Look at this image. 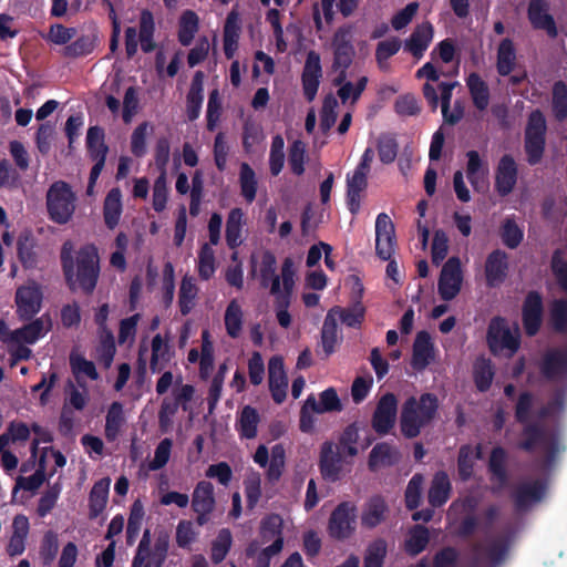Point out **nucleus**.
Masks as SVG:
<instances>
[{
  "label": "nucleus",
  "instance_id": "f257e3e1",
  "mask_svg": "<svg viewBox=\"0 0 567 567\" xmlns=\"http://www.w3.org/2000/svg\"><path fill=\"white\" fill-rule=\"evenodd\" d=\"M439 409L437 396L433 393H423L419 399L410 396L403 403L400 416L401 433L405 439H414L421 430L435 417Z\"/></svg>",
  "mask_w": 567,
  "mask_h": 567
},
{
  "label": "nucleus",
  "instance_id": "f03ea898",
  "mask_svg": "<svg viewBox=\"0 0 567 567\" xmlns=\"http://www.w3.org/2000/svg\"><path fill=\"white\" fill-rule=\"evenodd\" d=\"M100 255L94 244H87L80 248L75 259V282L79 289L86 296L94 292L100 278ZM74 276V272H73Z\"/></svg>",
  "mask_w": 567,
  "mask_h": 567
},
{
  "label": "nucleus",
  "instance_id": "7ed1b4c3",
  "mask_svg": "<svg viewBox=\"0 0 567 567\" xmlns=\"http://www.w3.org/2000/svg\"><path fill=\"white\" fill-rule=\"evenodd\" d=\"M486 342L492 354L512 358L520 347V334L513 333L504 318L495 317L488 324Z\"/></svg>",
  "mask_w": 567,
  "mask_h": 567
},
{
  "label": "nucleus",
  "instance_id": "20e7f679",
  "mask_svg": "<svg viewBox=\"0 0 567 567\" xmlns=\"http://www.w3.org/2000/svg\"><path fill=\"white\" fill-rule=\"evenodd\" d=\"M546 120L539 111H533L525 130V152L529 165L538 164L544 155L546 144Z\"/></svg>",
  "mask_w": 567,
  "mask_h": 567
},
{
  "label": "nucleus",
  "instance_id": "39448f33",
  "mask_svg": "<svg viewBox=\"0 0 567 567\" xmlns=\"http://www.w3.org/2000/svg\"><path fill=\"white\" fill-rule=\"evenodd\" d=\"M86 150L90 158L94 162L91 168L86 194L94 195L96 181L105 165L109 146L105 144L104 130L100 126H91L86 133Z\"/></svg>",
  "mask_w": 567,
  "mask_h": 567
},
{
  "label": "nucleus",
  "instance_id": "423d86ee",
  "mask_svg": "<svg viewBox=\"0 0 567 567\" xmlns=\"http://www.w3.org/2000/svg\"><path fill=\"white\" fill-rule=\"evenodd\" d=\"M523 440L518 442L517 447L532 453L537 445H542L546 451V460L553 462L559 451V442L556 433L548 434L538 423L526 424L523 429Z\"/></svg>",
  "mask_w": 567,
  "mask_h": 567
},
{
  "label": "nucleus",
  "instance_id": "0eeeda50",
  "mask_svg": "<svg viewBox=\"0 0 567 567\" xmlns=\"http://www.w3.org/2000/svg\"><path fill=\"white\" fill-rule=\"evenodd\" d=\"M357 507L351 502H341L328 520V534L334 540L350 538L357 528Z\"/></svg>",
  "mask_w": 567,
  "mask_h": 567
},
{
  "label": "nucleus",
  "instance_id": "6e6552de",
  "mask_svg": "<svg viewBox=\"0 0 567 567\" xmlns=\"http://www.w3.org/2000/svg\"><path fill=\"white\" fill-rule=\"evenodd\" d=\"M71 187L65 182L53 183L47 193V208L50 218L58 224H65L71 217Z\"/></svg>",
  "mask_w": 567,
  "mask_h": 567
},
{
  "label": "nucleus",
  "instance_id": "1a4fd4ad",
  "mask_svg": "<svg viewBox=\"0 0 567 567\" xmlns=\"http://www.w3.org/2000/svg\"><path fill=\"white\" fill-rule=\"evenodd\" d=\"M463 284V270L461 259L450 257L443 265L437 282V291L442 300L451 301L461 291Z\"/></svg>",
  "mask_w": 567,
  "mask_h": 567
},
{
  "label": "nucleus",
  "instance_id": "9d476101",
  "mask_svg": "<svg viewBox=\"0 0 567 567\" xmlns=\"http://www.w3.org/2000/svg\"><path fill=\"white\" fill-rule=\"evenodd\" d=\"M318 465L324 481L330 483L340 481L343 475V458L340 447L332 441L323 442L320 447Z\"/></svg>",
  "mask_w": 567,
  "mask_h": 567
},
{
  "label": "nucleus",
  "instance_id": "9b49d317",
  "mask_svg": "<svg viewBox=\"0 0 567 567\" xmlns=\"http://www.w3.org/2000/svg\"><path fill=\"white\" fill-rule=\"evenodd\" d=\"M398 414V399L388 392L383 394L377 403L372 415V429L379 435H386L394 426Z\"/></svg>",
  "mask_w": 567,
  "mask_h": 567
},
{
  "label": "nucleus",
  "instance_id": "f8f14e48",
  "mask_svg": "<svg viewBox=\"0 0 567 567\" xmlns=\"http://www.w3.org/2000/svg\"><path fill=\"white\" fill-rule=\"evenodd\" d=\"M396 245L395 228L385 213H380L375 219V252L382 260H390Z\"/></svg>",
  "mask_w": 567,
  "mask_h": 567
},
{
  "label": "nucleus",
  "instance_id": "ddd939ff",
  "mask_svg": "<svg viewBox=\"0 0 567 567\" xmlns=\"http://www.w3.org/2000/svg\"><path fill=\"white\" fill-rule=\"evenodd\" d=\"M544 303L542 295L536 291H529L522 307V322L525 333L528 337L536 336L543 323Z\"/></svg>",
  "mask_w": 567,
  "mask_h": 567
},
{
  "label": "nucleus",
  "instance_id": "4468645a",
  "mask_svg": "<svg viewBox=\"0 0 567 567\" xmlns=\"http://www.w3.org/2000/svg\"><path fill=\"white\" fill-rule=\"evenodd\" d=\"M322 78V66L320 54L315 50L307 53L306 62L301 74L303 95L308 102H312L317 95L320 79Z\"/></svg>",
  "mask_w": 567,
  "mask_h": 567
},
{
  "label": "nucleus",
  "instance_id": "2eb2a0df",
  "mask_svg": "<svg viewBox=\"0 0 567 567\" xmlns=\"http://www.w3.org/2000/svg\"><path fill=\"white\" fill-rule=\"evenodd\" d=\"M16 303L20 318L30 320L40 311L42 303V291L35 281L18 288Z\"/></svg>",
  "mask_w": 567,
  "mask_h": 567
},
{
  "label": "nucleus",
  "instance_id": "dca6fc26",
  "mask_svg": "<svg viewBox=\"0 0 567 567\" xmlns=\"http://www.w3.org/2000/svg\"><path fill=\"white\" fill-rule=\"evenodd\" d=\"M268 383L272 400L281 404L287 398L288 378L280 355L270 358L268 362Z\"/></svg>",
  "mask_w": 567,
  "mask_h": 567
},
{
  "label": "nucleus",
  "instance_id": "f3484780",
  "mask_svg": "<svg viewBox=\"0 0 567 567\" xmlns=\"http://www.w3.org/2000/svg\"><path fill=\"white\" fill-rule=\"evenodd\" d=\"M508 255L502 249H495L488 254L485 266V280L489 288L501 286L508 275Z\"/></svg>",
  "mask_w": 567,
  "mask_h": 567
},
{
  "label": "nucleus",
  "instance_id": "a211bd4d",
  "mask_svg": "<svg viewBox=\"0 0 567 567\" xmlns=\"http://www.w3.org/2000/svg\"><path fill=\"white\" fill-rule=\"evenodd\" d=\"M517 165L514 157L505 154L501 157L495 172V189L501 196L511 194L517 182Z\"/></svg>",
  "mask_w": 567,
  "mask_h": 567
},
{
  "label": "nucleus",
  "instance_id": "6ab92c4d",
  "mask_svg": "<svg viewBox=\"0 0 567 567\" xmlns=\"http://www.w3.org/2000/svg\"><path fill=\"white\" fill-rule=\"evenodd\" d=\"M528 19L534 29L546 31L549 38L555 39L558 35L555 19L547 12V4L544 0L529 1Z\"/></svg>",
  "mask_w": 567,
  "mask_h": 567
},
{
  "label": "nucleus",
  "instance_id": "aec40b11",
  "mask_svg": "<svg viewBox=\"0 0 567 567\" xmlns=\"http://www.w3.org/2000/svg\"><path fill=\"white\" fill-rule=\"evenodd\" d=\"M546 482L543 480L519 484L513 494L516 509L523 511L533 503L539 502L546 493Z\"/></svg>",
  "mask_w": 567,
  "mask_h": 567
},
{
  "label": "nucleus",
  "instance_id": "412c9836",
  "mask_svg": "<svg viewBox=\"0 0 567 567\" xmlns=\"http://www.w3.org/2000/svg\"><path fill=\"white\" fill-rule=\"evenodd\" d=\"M401 460L400 451L388 442L377 443L368 458V467L371 472H375L381 467H391L396 465Z\"/></svg>",
  "mask_w": 567,
  "mask_h": 567
},
{
  "label": "nucleus",
  "instance_id": "4be33fe9",
  "mask_svg": "<svg viewBox=\"0 0 567 567\" xmlns=\"http://www.w3.org/2000/svg\"><path fill=\"white\" fill-rule=\"evenodd\" d=\"M434 28L431 22L425 21L413 30L404 42V49L415 59H421L432 42Z\"/></svg>",
  "mask_w": 567,
  "mask_h": 567
},
{
  "label": "nucleus",
  "instance_id": "5701e85b",
  "mask_svg": "<svg viewBox=\"0 0 567 567\" xmlns=\"http://www.w3.org/2000/svg\"><path fill=\"white\" fill-rule=\"evenodd\" d=\"M540 372L547 380L567 374V349L549 350L542 360Z\"/></svg>",
  "mask_w": 567,
  "mask_h": 567
},
{
  "label": "nucleus",
  "instance_id": "b1692460",
  "mask_svg": "<svg viewBox=\"0 0 567 567\" xmlns=\"http://www.w3.org/2000/svg\"><path fill=\"white\" fill-rule=\"evenodd\" d=\"M204 79L203 71H196L189 91L186 95V115L188 121L193 122L200 115V110L204 101Z\"/></svg>",
  "mask_w": 567,
  "mask_h": 567
},
{
  "label": "nucleus",
  "instance_id": "393cba45",
  "mask_svg": "<svg viewBox=\"0 0 567 567\" xmlns=\"http://www.w3.org/2000/svg\"><path fill=\"white\" fill-rule=\"evenodd\" d=\"M452 484L445 471L434 474L427 492V502L433 508L442 507L450 498Z\"/></svg>",
  "mask_w": 567,
  "mask_h": 567
},
{
  "label": "nucleus",
  "instance_id": "a878e982",
  "mask_svg": "<svg viewBox=\"0 0 567 567\" xmlns=\"http://www.w3.org/2000/svg\"><path fill=\"white\" fill-rule=\"evenodd\" d=\"M277 260L270 250H266L261 256L260 262V286L270 288V293L277 296L281 293L280 276L276 274Z\"/></svg>",
  "mask_w": 567,
  "mask_h": 567
},
{
  "label": "nucleus",
  "instance_id": "bb28decb",
  "mask_svg": "<svg viewBox=\"0 0 567 567\" xmlns=\"http://www.w3.org/2000/svg\"><path fill=\"white\" fill-rule=\"evenodd\" d=\"M368 186V174L355 171L347 177V206L352 215H357L361 207V193Z\"/></svg>",
  "mask_w": 567,
  "mask_h": 567
},
{
  "label": "nucleus",
  "instance_id": "cd10ccee",
  "mask_svg": "<svg viewBox=\"0 0 567 567\" xmlns=\"http://www.w3.org/2000/svg\"><path fill=\"white\" fill-rule=\"evenodd\" d=\"M433 357V343L426 331H420L413 343L412 367L415 370L425 369Z\"/></svg>",
  "mask_w": 567,
  "mask_h": 567
},
{
  "label": "nucleus",
  "instance_id": "c85d7f7f",
  "mask_svg": "<svg viewBox=\"0 0 567 567\" xmlns=\"http://www.w3.org/2000/svg\"><path fill=\"white\" fill-rule=\"evenodd\" d=\"M51 327V320L48 317H41L37 320L17 329L10 333V341L16 343H33L44 331Z\"/></svg>",
  "mask_w": 567,
  "mask_h": 567
},
{
  "label": "nucleus",
  "instance_id": "c756f323",
  "mask_svg": "<svg viewBox=\"0 0 567 567\" xmlns=\"http://www.w3.org/2000/svg\"><path fill=\"white\" fill-rule=\"evenodd\" d=\"M466 86L468 89L473 105L478 111H485L489 104V87L482 76L472 72L466 78Z\"/></svg>",
  "mask_w": 567,
  "mask_h": 567
},
{
  "label": "nucleus",
  "instance_id": "7c9ffc66",
  "mask_svg": "<svg viewBox=\"0 0 567 567\" xmlns=\"http://www.w3.org/2000/svg\"><path fill=\"white\" fill-rule=\"evenodd\" d=\"M507 452L502 446H495L492 449L487 470L493 481H496L501 487H504L508 483V472L506 468Z\"/></svg>",
  "mask_w": 567,
  "mask_h": 567
},
{
  "label": "nucleus",
  "instance_id": "2f4dec72",
  "mask_svg": "<svg viewBox=\"0 0 567 567\" xmlns=\"http://www.w3.org/2000/svg\"><path fill=\"white\" fill-rule=\"evenodd\" d=\"M259 422L258 411L250 405H245L238 415L236 431L241 439L252 440L257 436Z\"/></svg>",
  "mask_w": 567,
  "mask_h": 567
},
{
  "label": "nucleus",
  "instance_id": "473e14b6",
  "mask_svg": "<svg viewBox=\"0 0 567 567\" xmlns=\"http://www.w3.org/2000/svg\"><path fill=\"white\" fill-rule=\"evenodd\" d=\"M122 210V193L118 187H114L107 193L103 204L104 223L109 229L117 226Z\"/></svg>",
  "mask_w": 567,
  "mask_h": 567
},
{
  "label": "nucleus",
  "instance_id": "72a5a7b5",
  "mask_svg": "<svg viewBox=\"0 0 567 567\" xmlns=\"http://www.w3.org/2000/svg\"><path fill=\"white\" fill-rule=\"evenodd\" d=\"M516 65V49L509 38L501 41L497 48L496 70L501 76L509 75Z\"/></svg>",
  "mask_w": 567,
  "mask_h": 567
},
{
  "label": "nucleus",
  "instance_id": "f704fd0d",
  "mask_svg": "<svg viewBox=\"0 0 567 567\" xmlns=\"http://www.w3.org/2000/svg\"><path fill=\"white\" fill-rule=\"evenodd\" d=\"M328 313H332V316L340 319L342 323L350 328H360L365 315V308L363 307L361 300H353L352 305L348 308H342L336 306L331 308Z\"/></svg>",
  "mask_w": 567,
  "mask_h": 567
},
{
  "label": "nucleus",
  "instance_id": "c9c22d12",
  "mask_svg": "<svg viewBox=\"0 0 567 567\" xmlns=\"http://www.w3.org/2000/svg\"><path fill=\"white\" fill-rule=\"evenodd\" d=\"M45 454L47 447L43 449V453L41 454L39 460V467L35 470L34 474H32L29 477H17L16 485L12 492L13 499L16 498V495L19 489H24L34 493L43 484L45 480Z\"/></svg>",
  "mask_w": 567,
  "mask_h": 567
},
{
  "label": "nucleus",
  "instance_id": "e433bc0d",
  "mask_svg": "<svg viewBox=\"0 0 567 567\" xmlns=\"http://www.w3.org/2000/svg\"><path fill=\"white\" fill-rule=\"evenodd\" d=\"M429 542L430 533L427 527L416 524L409 532V536L404 543V550L410 556H416L426 548Z\"/></svg>",
  "mask_w": 567,
  "mask_h": 567
},
{
  "label": "nucleus",
  "instance_id": "4c0bfd02",
  "mask_svg": "<svg viewBox=\"0 0 567 567\" xmlns=\"http://www.w3.org/2000/svg\"><path fill=\"white\" fill-rule=\"evenodd\" d=\"M124 422L123 404L115 401L110 405L105 417V437L107 441L113 442L117 439Z\"/></svg>",
  "mask_w": 567,
  "mask_h": 567
},
{
  "label": "nucleus",
  "instance_id": "58836bf2",
  "mask_svg": "<svg viewBox=\"0 0 567 567\" xmlns=\"http://www.w3.org/2000/svg\"><path fill=\"white\" fill-rule=\"evenodd\" d=\"M115 353L116 346L114 336L109 330L104 331V333L100 337L97 346L95 347L94 358L104 369H110L113 363Z\"/></svg>",
  "mask_w": 567,
  "mask_h": 567
},
{
  "label": "nucleus",
  "instance_id": "ea45409f",
  "mask_svg": "<svg viewBox=\"0 0 567 567\" xmlns=\"http://www.w3.org/2000/svg\"><path fill=\"white\" fill-rule=\"evenodd\" d=\"M214 485L209 481H199L193 492V509H215Z\"/></svg>",
  "mask_w": 567,
  "mask_h": 567
},
{
  "label": "nucleus",
  "instance_id": "a19ab883",
  "mask_svg": "<svg viewBox=\"0 0 567 567\" xmlns=\"http://www.w3.org/2000/svg\"><path fill=\"white\" fill-rule=\"evenodd\" d=\"M494 374L491 360L485 358L476 359L473 365V379L475 386L480 392H486L489 390Z\"/></svg>",
  "mask_w": 567,
  "mask_h": 567
},
{
  "label": "nucleus",
  "instance_id": "79ce46f5",
  "mask_svg": "<svg viewBox=\"0 0 567 567\" xmlns=\"http://www.w3.org/2000/svg\"><path fill=\"white\" fill-rule=\"evenodd\" d=\"M198 288L192 277H183L178 292V306L183 316H187L195 305Z\"/></svg>",
  "mask_w": 567,
  "mask_h": 567
},
{
  "label": "nucleus",
  "instance_id": "37998d69",
  "mask_svg": "<svg viewBox=\"0 0 567 567\" xmlns=\"http://www.w3.org/2000/svg\"><path fill=\"white\" fill-rule=\"evenodd\" d=\"M171 360L169 347L164 342L159 333L152 339V355L150 369L153 373L161 372L164 365Z\"/></svg>",
  "mask_w": 567,
  "mask_h": 567
},
{
  "label": "nucleus",
  "instance_id": "c03bdc74",
  "mask_svg": "<svg viewBox=\"0 0 567 567\" xmlns=\"http://www.w3.org/2000/svg\"><path fill=\"white\" fill-rule=\"evenodd\" d=\"M198 16L192 11L186 10L182 13L178 28V41L182 45L187 47L194 40L198 31Z\"/></svg>",
  "mask_w": 567,
  "mask_h": 567
},
{
  "label": "nucleus",
  "instance_id": "a18cd8bd",
  "mask_svg": "<svg viewBox=\"0 0 567 567\" xmlns=\"http://www.w3.org/2000/svg\"><path fill=\"white\" fill-rule=\"evenodd\" d=\"M379 159L383 164H391L395 161L399 152V144L392 133H382L377 140Z\"/></svg>",
  "mask_w": 567,
  "mask_h": 567
},
{
  "label": "nucleus",
  "instance_id": "49530a36",
  "mask_svg": "<svg viewBox=\"0 0 567 567\" xmlns=\"http://www.w3.org/2000/svg\"><path fill=\"white\" fill-rule=\"evenodd\" d=\"M239 184L243 197L247 203H252L257 193V178L254 169L248 163H241L239 172Z\"/></svg>",
  "mask_w": 567,
  "mask_h": 567
},
{
  "label": "nucleus",
  "instance_id": "de8ad7c7",
  "mask_svg": "<svg viewBox=\"0 0 567 567\" xmlns=\"http://www.w3.org/2000/svg\"><path fill=\"white\" fill-rule=\"evenodd\" d=\"M551 111L558 122L567 118V84L559 80L553 85Z\"/></svg>",
  "mask_w": 567,
  "mask_h": 567
},
{
  "label": "nucleus",
  "instance_id": "09e8293b",
  "mask_svg": "<svg viewBox=\"0 0 567 567\" xmlns=\"http://www.w3.org/2000/svg\"><path fill=\"white\" fill-rule=\"evenodd\" d=\"M225 328L230 338H238L243 328V310L236 299L231 300L225 311Z\"/></svg>",
  "mask_w": 567,
  "mask_h": 567
},
{
  "label": "nucleus",
  "instance_id": "8fccbe9b",
  "mask_svg": "<svg viewBox=\"0 0 567 567\" xmlns=\"http://www.w3.org/2000/svg\"><path fill=\"white\" fill-rule=\"evenodd\" d=\"M243 212L240 208L230 210L226 221V243L229 248L235 249L240 244Z\"/></svg>",
  "mask_w": 567,
  "mask_h": 567
},
{
  "label": "nucleus",
  "instance_id": "3c124183",
  "mask_svg": "<svg viewBox=\"0 0 567 567\" xmlns=\"http://www.w3.org/2000/svg\"><path fill=\"white\" fill-rule=\"evenodd\" d=\"M338 342V324L337 318L332 313H327L321 330V343L326 357L328 358L334 352Z\"/></svg>",
  "mask_w": 567,
  "mask_h": 567
},
{
  "label": "nucleus",
  "instance_id": "603ef678",
  "mask_svg": "<svg viewBox=\"0 0 567 567\" xmlns=\"http://www.w3.org/2000/svg\"><path fill=\"white\" fill-rule=\"evenodd\" d=\"M388 553V545L383 538L370 543L363 557V567H383Z\"/></svg>",
  "mask_w": 567,
  "mask_h": 567
},
{
  "label": "nucleus",
  "instance_id": "864d4df0",
  "mask_svg": "<svg viewBox=\"0 0 567 567\" xmlns=\"http://www.w3.org/2000/svg\"><path fill=\"white\" fill-rule=\"evenodd\" d=\"M386 505L383 498L373 497L362 515V524L369 528L378 526L384 519Z\"/></svg>",
  "mask_w": 567,
  "mask_h": 567
},
{
  "label": "nucleus",
  "instance_id": "5fc2aeb1",
  "mask_svg": "<svg viewBox=\"0 0 567 567\" xmlns=\"http://www.w3.org/2000/svg\"><path fill=\"white\" fill-rule=\"evenodd\" d=\"M233 543L231 533L228 528H221L216 539L212 543L210 558L213 563L219 564L227 556Z\"/></svg>",
  "mask_w": 567,
  "mask_h": 567
},
{
  "label": "nucleus",
  "instance_id": "6e6d98bb",
  "mask_svg": "<svg viewBox=\"0 0 567 567\" xmlns=\"http://www.w3.org/2000/svg\"><path fill=\"white\" fill-rule=\"evenodd\" d=\"M216 270L215 252L209 244L205 243L198 252V276L202 280H209Z\"/></svg>",
  "mask_w": 567,
  "mask_h": 567
},
{
  "label": "nucleus",
  "instance_id": "4d7b16f0",
  "mask_svg": "<svg viewBox=\"0 0 567 567\" xmlns=\"http://www.w3.org/2000/svg\"><path fill=\"white\" fill-rule=\"evenodd\" d=\"M246 506L247 509L254 511L261 497V478L257 472L250 473L244 480Z\"/></svg>",
  "mask_w": 567,
  "mask_h": 567
},
{
  "label": "nucleus",
  "instance_id": "13d9d810",
  "mask_svg": "<svg viewBox=\"0 0 567 567\" xmlns=\"http://www.w3.org/2000/svg\"><path fill=\"white\" fill-rule=\"evenodd\" d=\"M550 270L559 288L567 293V259L559 248L551 254Z\"/></svg>",
  "mask_w": 567,
  "mask_h": 567
},
{
  "label": "nucleus",
  "instance_id": "bf43d9fd",
  "mask_svg": "<svg viewBox=\"0 0 567 567\" xmlns=\"http://www.w3.org/2000/svg\"><path fill=\"white\" fill-rule=\"evenodd\" d=\"M424 483V477L422 474H414L408 483L405 488V507L410 511L416 509L422 499V487Z\"/></svg>",
  "mask_w": 567,
  "mask_h": 567
},
{
  "label": "nucleus",
  "instance_id": "052dcab7",
  "mask_svg": "<svg viewBox=\"0 0 567 567\" xmlns=\"http://www.w3.org/2000/svg\"><path fill=\"white\" fill-rule=\"evenodd\" d=\"M306 145L302 141L296 140L289 147L288 164L291 172L301 176L305 173Z\"/></svg>",
  "mask_w": 567,
  "mask_h": 567
},
{
  "label": "nucleus",
  "instance_id": "680f3d73",
  "mask_svg": "<svg viewBox=\"0 0 567 567\" xmlns=\"http://www.w3.org/2000/svg\"><path fill=\"white\" fill-rule=\"evenodd\" d=\"M144 517V508L140 501H135L132 504L128 520H127V527H126V538L127 544L132 545L136 537L140 534L142 520Z\"/></svg>",
  "mask_w": 567,
  "mask_h": 567
},
{
  "label": "nucleus",
  "instance_id": "e2e57ef3",
  "mask_svg": "<svg viewBox=\"0 0 567 567\" xmlns=\"http://www.w3.org/2000/svg\"><path fill=\"white\" fill-rule=\"evenodd\" d=\"M549 318L557 332H567V299H556L550 305Z\"/></svg>",
  "mask_w": 567,
  "mask_h": 567
},
{
  "label": "nucleus",
  "instance_id": "0e129e2a",
  "mask_svg": "<svg viewBox=\"0 0 567 567\" xmlns=\"http://www.w3.org/2000/svg\"><path fill=\"white\" fill-rule=\"evenodd\" d=\"M523 237V230L518 227L516 221L511 218L505 219L501 229L503 244L509 249H515L520 245Z\"/></svg>",
  "mask_w": 567,
  "mask_h": 567
},
{
  "label": "nucleus",
  "instance_id": "69168bd1",
  "mask_svg": "<svg viewBox=\"0 0 567 567\" xmlns=\"http://www.w3.org/2000/svg\"><path fill=\"white\" fill-rule=\"evenodd\" d=\"M260 537L262 542L282 537V518L278 514H270L261 519Z\"/></svg>",
  "mask_w": 567,
  "mask_h": 567
},
{
  "label": "nucleus",
  "instance_id": "338daca9",
  "mask_svg": "<svg viewBox=\"0 0 567 567\" xmlns=\"http://www.w3.org/2000/svg\"><path fill=\"white\" fill-rule=\"evenodd\" d=\"M457 472L462 481H468L474 472L473 447L468 444L462 445L457 456Z\"/></svg>",
  "mask_w": 567,
  "mask_h": 567
},
{
  "label": "nucleus",
  "instance_id": "774afa93",
  "mask_svg": "<svg viewBox=\"0 0 567 567\" xmlns=\"http://www.w3.org/2000/svg\"><path fill=\"white\" fill-rule=\"evenodd\" d=\"M150 128V124L143 122L134 128L131 135V152L137 158L145 156L147 153L146 137Z\"/></svg>",
  "mask_w": 567,
  "mask_h": 567
}]
</instances>
